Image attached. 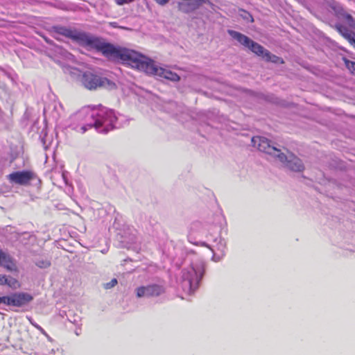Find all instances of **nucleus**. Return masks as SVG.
<instances>
[{
	"label": "nucleus",
	"mask_w": 355,
	"mask_h": 355,
	"mask_svg": "<svg viewBox=\"0 0 355 355\" xmlns=\"http://www.w3.org/2000/svg\"><path fill=\"white\" fill-rule=\"evenodd\" d=\"M331 10L334 12V15L340 19L341 17H343L345 13L347 12L345 8L342 4L337 1H332L329 5Z\"/></svg>",
	"instance_id": "nucleus-14"
},
{
	"label": "nucleus",
	"mask_w": 355,
	"mask_h": 355,
	"mask_svg": "<svg viewBox=\"0 0 355 355\" xmlns=\"http://www.w3.org/2000/svg\"><path fill=\"white\" fill-rule=\"evenodd\" d=\"M97 114L94 111V107H83L71 117L72 121L81 126L82 132H85L88 129L94 128L95 122L94 116Z\"/></svg>",
	"instance_id": "nucleus-6"
},
{
	"label": "nucleus",
	"mask_w": 355,
	"mask_h": 355,
	"mask_svg": "<svg viewBox=\"0 0 355 355\" xmlns=\"http://www.w3.org/2000/svg\"><path fill=\"white\" fill-rule=\"evenodd\" d=\"M65 73H69L72 77L80 80L82 85L89 90H96L98 88L113 89L115 84L96 71L90 70L82 71L77 68L70 66L64 68Z\"/></svg>",
	"instance_id": "nucleus-3"
},
{
	"label": "nucleus",
	"mask_w": 355,
	"mask_h": 355,
	"mask_svg": "<svg viewBox=\"0 0 355 355\" xmlns=\"http://www.w3.org/2000/svg\"><path fill=\"white\" fill-rule=\"evenodd\" d=\"M202 245L209 247L205 243H203Z\"/></svg>",
	"instance_id": "nucleus-39"
},
{
	"label": "nucleus",
	"mask_w": 355,
	"mask_h": 355,
	"mask_svg": "<svg viewBox=\"0 0 355 355\" xmlns=\"http://www.w3.org/2000/svg\"><path fill=\"white\" fill-rule=\"evenodd\" d=\"M227 33L233 39L236 40L241 45L244 46L248 49H249L252 42L253 41L248 36L234 30H228Z\"/></svg>",
	"instance_id": "nucleus-12"
},
{
	"label": "nucleus",
	"mask_w": 355,
	"mask_h": 355,
	"mask_svg": "<svg viewBox=\"0 0 355 355\" xmlns=\"http://www.w3.org/2000/svg\"><path fill=\"white\" fill-rule=\"evenodd\" d=\"M345 39L353 46L355 45V33L354 32L350 31L347 35H345Z\"/></svg>",
	"instance_id": "nucleus-25"
},
{
	"label": "nucleus",
	"mask_w": 355,
	"mask_h": 355,
	"mask_svg": "<svg viewBox=\"0 0 355 355\" xmlns=\"http://www.w3.org/2000/svg\"><path fill=\"white\" fill-rule=\"evenodd\" d=\"M345 39L353 46L355 45V33L354 32L350 31L347 35H345Z\"/></svg>",
	"instance_id": "nucleus-23"
},
{
	"label": "nucleus",
	"mask_w": 355,
	"mask_h": 355,
	"mask_svg": "<svg viewBox=\"0 0 355 355\" xmlns=\"http://www.w3.org/2000/svg\"><path fill=\"white\" fill-rule=\"evenodd\" d=\"M49 109H50V105H49L48 107H45L44 109V113L48 111V110H49Z\"/></svg>",
	"instance_id": "nucleus-37"
},
{
	"label": "nucleus",
	"mask_w": 355,
	"mask_h": 355,
	"mask_svg": "<svg viewBox=\"0 0 355 355\" xmlns=\"http://www.w3.org/2000/svg\"><path fill=\"white\" fill-rule=\"evenodd\" d=\"M336 31L345 38V35H347L350 31L344 25L337 23L334 26Z\"/></svg>",
	"instance_id": "nucleus-19"
},
{
	"label": "nucleus",
	"mask_w": 355,
	"mask_h": 355,
	"mask_svg": "<svg viewBox=\"0 0 355 355\" xmlns=\"http://www.w3.org/2000/svg\"><path fill=\"white\" fill-rule=\"evenodd\" d=\"M158 3L164 5L168 2V0H155Z\"/></svg>",
	"instance_id": "nucleus-36"
},
{
	"label": "nucleus",
	"mask_w": 355,
	"mask_h": 355,
	"mask_svg": "<svg viewBox=\"0 0 355 355\" xmlns=\"http://www.w3.org/2000/svg\"><path fill=\"white\" fill-rule=\"evenodd\" d=\"M51 32L64 36L87 49L101 53L109 60L130 66L147 74L153 61L136 51L107 42L104 38L89 33L60 25L52 26Z\"/></svg>",
	"instance_id": "nucleus-1"
},
{
	"label": "nucleus",
	"mask_w": 355,
	"mask_h": 355,
	"mask_svg": "<svg viewBox=\"0 0 355 355\" xmlns=\"http://www.w3.org/2000/svg\"><path fill=\"white\" fill-rule=\"evenodd\" d=\"M354 47L355 48V45L354 46Z\"/></svg>",
	"instance_id": "nucleus-40"
},
{
	"label": "nucleus",
	"mask_w": 355,
	"mask_h": 355,
	"mask_svg": "<svg viewBox=\"0 0 355 355\" xmlns=\"http://www.w3.org/2000/svg\"><path fill=\"white\" fill-rule=\"evenodd\" d=\"M0 71H1L6 76L10 79L13 83H16V78L17 75L15 73H10L5 69L0 67Z\"/></svg>",
	"instance_id": "nucleus-21"
},
{
	"label": "nucleus",
	"mask_w": 355,
	"mask_h": 355,
	"mask_svg": "<svg viewBox=\"0 0 355 355\" xmlns=\"http://www.w3.org/2000/svg\"><path fill=\"white\" fill-rule=\"evenodd\" d=\"M205 263L200 261L182 269L179 284L185 293L191 295L198 288L205 274Z\"/></svg>",
	"instance_id": "nucleus-4"
},
{
	"label": "nucleus",
	"mask_w": 355,
	"mask_h": 355,
	"mask_svg": "<svg viewBox=\"0 0 355 355\" xmlns=\"http://www.w3.org/2000/svg\"><path fill=\"white\" fill-rule=\"evenodd\" d=\"M241 17L247 21L252 22L254 19L251 14L245 10H242V13L241 14Z\"/></svg>",
	"instance_id": "nucleus-28"
},
{
	"label": "nucleus",
	"mask_w": 355,
	"mask_h": 355,
	"mask_svg": "<svg viewBox=\"0 0 355 355\" xmlns=\"http://www.w3.org/2000/svg\"><path fill=\"white\" fill-rule=\"evenodd\" d=\"M346 23L350 28L355 30V19L352 15L348 17Z\"/></svg>",
	"instance_id": "nucleus-31"
},
{
	"label": "nucleus",
	"mask_w": 355,
	"mask_h": 355,
	"mask_svg": "<svg viewBox=\"0 0 355 355\" xmlns=\"http://www.w3.org/2000/svg\"><path fill=\"white\" fill-rule=\"evenodd\" d=\"M249 49L257 55L262 56L263 58L265 56L266 53L268 51V50L266 49L263 46L254 41L252 42Z\"/></svg>",
	"instance_id": "nucleus-15"
},
{
	"label": "nucleus",
	"mask_w": 355,
	"mask_h": 355,
	"mask_svg": "<svg viewBox=\"0 0 355 355\" xmlns=\"http://www.w3.org/2000/svg\"><path fill=\"white\" fill-rule=\"evenodd\" d=\"M252 145L256 147L260 152H262L271 157L277 158L282 163H286V166L291 171L295 172H302L304 170V166L302 161L293 155L286 156L282 152L280 145L269 140L266 137L261 136L253 137L251 139Z\"/></svg>",
	"instance_id": "nucleus-2"
},
{
	"label": "nucleus",
	"mask_w": 355,
	"mask_h": 355,
	"mask_svg": "<svg viewBox=\"0 0 355 355\" xmlns=\"http://www.w3.org/2000/svg\"><path fill=\"white\" fill-rule=\"evenodd\" d=\"M96 116H94V128L101 133H107L109 131L116 128L117 117L114 110L99 105L98 107H94Z\"/></svg>",
	"instance_id": "nucleus-5"
},
{
	"label": "nucleus",
	"mask_w": 355,
	"mask_h": 355,
	"mask_svg": "<svg viewBox=\"0 0 355 355\" xmlns=\"http://www.w3.org/2000/svg\"><path fill=\"white\" fill-rule=\"evenodd\" d=\"M148 74L164 78L172 82H178L180 79V76L176 73L157 66L154 61L152 62Z\"/></svg>",
	"instance_id": "nucleus-10"
},
{
	"label": "nucleus",
	"mask_w": 355,
	"mask_h": 355,
	"mask_svg": "<svg viewBox=\"0 0 355 355\" xmlns=\"http://www.w3.org/2000/svg\"><path fill=\"white\" fill-rule=\"evenodd\" d=\"M7 296L0 297V304H4L7 305Z\"/></svg>",
	"instance_id": "nucleus-35"
},
{
	"label": "nucleus",
	"mask_w": 355,
	"mask_h": 355,
	"mask_svg": "<svg viewBox=\"0 0 355 355\" xmlns=\"http://www.w3.org/2000/svg\"><path fill=\"white\" fill-rule=\"evenodd\" d=\"M346 23L350 28L355 30V19L352 15L348 17Z\"/></svg>",
	"instance_id": "nucleus-30"
},
{
	"label": "nucleus",
	"mask_w": 355,
	"mask_h": 355,
	"mask_svg": "<svg viewBox=\"0 0 355 355\" xmlns=\"http://www.w3.org/2000/svg\"><path fill=\"white\" fill-rule=\"evenodd\" d=\"M116 284H117V279L114 278L110 282L106 283L104 285V288L105 289H110V288H113L114 286H115L116 285Z\"/></svg>",
	"instance_id": "nucleus-29"
},
{
	"label": "nucleus",
	"mask_w": 355,
	"mask_h": 355,
	"mask_svg": "<svg viewBox=\"0 0 355 355\" xmlns=\"http://www.w3.org/2000/svg\"><path fill=\"white\" fill-rule=\"evenodd\" d=\"M345 39L353 46L355 45V33L354 32L350 31L347 35H345Z\"/></svg>",
	"instance_id": "nucleus-24"
},
{
	"label": "nucleus",
	"mask_w": 355,
	"mask_h": 355,
	"mask_svg": "<svg viewBox=\"0 0 355 355\" xmlns=\"http://www.w3.org/2000/svg\"><path fill=\"white\" fill-rule=\"evenodd\" d=\"M33 300V297L24 292L14 293L10 295H7V305L17 307H21L27 305Z\"/></svg>",
	"instance_id": "nucleus-8"
},
{
	"label": "nucleus",
	"mask_w": 355,
	"mask_h": 355,
	"mask_svg": "<svg viewBox=\"0 0 355 355\" xmlns=\"http://www.w3.org/2000/svg\"><path fill=\"white\" fill-rule=\"evenodd\" d=\"M28 321L30 322V323L34 327H35L37 329H38L42 334L44 335H47L46 331H44V329L40 327L39 324H37L33 319L32 318L29 317L28 318Z\"/></svg>",
	"instance_id": "nucleus-27"
},
{
	"label": "nucleus",
	"mask_w": 355,
	"mask_h": 355,
	"mask_svg": "<svg viewBox=\"0 0 355 355\" xmlns=\"http://www.w3.org/2000/svg\"><path fill=\"white\" fill-rule=\"evenodd\" d=\"M225 254V253L223 254V252H220L218 254L214 252L212 260L216 262L219 261L224 257Z\"/></svg>",
	"instance_id": "nucleus-32"
},
{
	"label": "nucleus",
	"mask_w": 355,
	"mask_h": 355,
	"mask_svg": "<svg viewBox=\"0 0 355 355\" xmlns=\"http://www.w3.org/2000/svg\"><path fill=\"white\" fill-rule=\"evenodd\" d=\"M198 1H199L200 3H202V2H206L207 0H197Z\"/></svg>",
	"instance_id": "nucleus-38"
},
{
	"label": "nucleus",
	"mask_w": 355,
	"mask_h": 355,
	"mask_svg": "<svg viewBox=\"0 0 355 355\" xmlns=\"http://www.w3.org/2000/svg\"><path fill=\"white\" fill-rule=\"evenodd\" d=\"M345 39L353 46L355 45V33L354 32L350 31L347 35H345Z\"/></svg>",
	"instance_id": "nucleus-26"
},
{
	"label": "nucleus",
	"mask_w": 355,
	"mask_h": 355,
	"mask_svg": "<svg viewBox=\"0 0 355 355\" xmlns=\"http://www.w3.org/2000/svg\"><path fill=\"white\" fill-rule=\"evenodd\" d=\"M344 62L346 67L349 70L352 74H355V62L344 58Z\"/></svg>",
	"instance_id": "nucleus-22"
},
{
	"label": "nucleus",
	"mask_w": 355,
	"mask_h": 355,
	"mask_svg": "<svg viewBox=\"0 0 355 355\" xmlns=\"http://www.w3.org/2000/svg\"><path fill=\"white\" fill-rule=\"evenodd\" d=\"M263 59H265V60H266L267 62H271L273 63H280V64L284 63V60L282 58L272 54L269 51H268L266 53V55L263 57Z\"/></svg>",
	"instance_id": "nucleus-16"
},
{
	"label": "nucleus",
	"mask_w": 355,
	"mask_h": 355,
	"mask_svg": "<svg viewBox=\"0 0 355 355\" xmlns=\"http://www.w3.org/2000/svg\"><path fill=\"white\" fill-rule=\"evenodd\" d=\"M200 5V3L198 1L181 2L178 3V8L182 12L189 13L198 8Z\"/></svg>",
	"instance_id": "nucleus-13"
},
{
	"label": "nucleus",
	"mask_w": 355,
	"mask_h": 355,
	"mask_svg": "<svg viewBox=\"0 0 355 355\" xmlns=\"http://www.w3.org/2000/svg\"><path fill=\"white\" fill-rule=\"evenodd\" d=\"M6 285L10 288H16L19 286L18 281L14 277L6 276Z\"/></svg>",
	"instance_id": "nucleus-20"
},
{
	"label": "nucleus",
	"mask_w": 355,
	"mask_h": 355,
	"mask_svg": "<svg viewBox=\"0 0 355 355\" xmlns=\"http://www.w3.org/2000/svg\"><path fill=\"white\" fill-rule=\"evenodd\" d=\"M165 292L163 286L156 284L143 286L137 288V296L138 297H157Z\"/></svg>",
	"instance_id": "nucleus-7"
},
{
	"label": "nucleus",
	"mask_w": 355,
	"mask_h": 355,
	"mask_svg": "<svg viewBox=\"0 0 355 355\" xmlns=\"http://www.w3.org/2000/svg\"><path fill=\"white\" fill-rule=\"evenodd\" d=\"M35 264L40 268H47L51 266V261L48 259H37L35 261Z\"/></svg>",
	"instance_id": "nucleus-17"
},
{
	"label": "nucleus",
	"mask_w": 355,
	"mask_h": 355,
	"mask_svg": "<svg viewBox=\"0 0 355 355\" xmlns=\"http://www.w3.org/2000/svg\"><path fill=\"white\" fill-rule=\"evenodd\" d=\"M214 242L216 243L217 250L220 252H223V254H224L226 248L225 241L220 236L219 238H216L214 239Z\"/></svg>",
	"instance_id": "nucleus-18"
},
{
	"label": "nucleus",
	"mask_w": 355,
	"mask_h": 355,
	"mask_svg": "<svg viewBox=\"0 0 355 355\" xmlns=\"http://www.w3.org/2000/svg\"><path fill=\"white\" fill-rule=\"evenodd\" d=\"M0 266L8 271H16L17 266L13 259L0 249Z\"/></svg>",
	"instance_id": "nucleus-11"
},
{
	"label": "nucleus",
	"mask_w": 355,
	"mask_h": 355,
	"mask_svg": "<svg viewBox=\"0 0 355 355\" xmlns=\"http://www.w3.org/2000/svg\"><path fill=\"white\" fill-rule=\"evenodd\" d=\"M35 178H36L35 173L31 171H16L8 175L11 182L19 185H27Z\"/></svg>",
	"instance_id": "nucleus-9"
},
{
	"label": "nucleus",
	"mask_w": 355,
	"mask_h": 355,
	"mask_svg": "<svg viewBox=\"0 0 355 355\" xmlns=\"http://www.w3.org/2000/svg\"><path fill=\"white\" fill-rule=\"evenodd\" d=\"M351 15L347 13V12L345 13V15H343V17H341L340 19L339 20H343V21H345V22L347 21V19H348V17H349Z\"/></svg>",
	"instance_id": "nucleus-34"
},
{
	"label": "nucleus",
	"mask_w": 355,
	"mask_h": 355,
	"mask_svg": "<svg viewBox=\"0 0 355 355\" xmlns=\"http://www.w3.org/2000/svg\"><path fill=\"white\" fill-rule=\"evenodd\" d=\"M6 275L0 274V285H6Z\"/></svg>",
	"instance_id": "nucleus-33"
}]
</instances>
